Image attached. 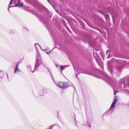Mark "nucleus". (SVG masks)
Returning a JSON list of instances; mask_svg holds the SVG:
<instances>
[{
	"instance_id": "f8f14e48",
	"label": "nucleus",
	"mask_w": 129,
	"mask_h": 129,
	"mask_svg": "<svg viewBox=\"0 0 129 129\" xmlns=\"http://www.w3.org/2000/svg\"><path fill=\"white\" fill-rule=\"evenodd\" d=\"M87 126L89 127H90L91 125L90 123L88 122H87Z\"/></svg>"
},
{
	"instance_id": "1a4fd4ad",
	"label": "nucleus",
	"mask_w": 129,
	"mask_h": 129,
	"mask_svg": "<svg viewBox=\"0 0 129 129\" xmlns=\"http://www.w3.org/2000/svg\"><path fill=\"white\" fill-rule=\"evenodd\" d=\"M108 79H109V77H108V76H106V78H104V79L105 80L107 81H108Z\"/></svg>"
},
{
	"instance_id": "6ab92c4d",
	"label": "nucleus",
	"mask_w": 129,
	"mask_h": 129,
	"mask_svg": "<svg viewBox=\"0 0 129 129\" xmlns=\"http://www.w3.org/2000/svg\"><path fill=\"white\" fill-rule=\"evenodd\" d=\"M111 56H110V53H109L108 55V58H110Z\"/></svg>"
},
{
	"instance_id": "dca6fc26",
	"label": "nucleus",
	"mask_w": 129,
	"mask_h": 129,
	"mask_svg": "<svg viewBox=\"0 0 129 129\" xmlns=\"http://www.w3.org/2000/svg\"><path fill=\"white\" fill-rule=\"evenodd\" d=\"M51 52V51L50 50H49L48 52H46V53L48 54H49Z\"/></svg>"
},
{
	"instance_id": "f03ea898",
	"label": "nucleus",
	"mask_w": 129,
	"mask_h": 129,
	"mask_svg": "<svg viewBox=\"0 0 129 129\" xmlns=\"http://www.w3.org/2000/svg\"><path fill=\"white\" fill-rule=\"evenodd\" d=\"M93 55L94 57L95 58L97 62L100 66L103 69V62H102L101 59L99 57L97 53H96L95 54L94 52Z\"/></svg>"
},
{
	"instance_id": "4468645a",
	"label": "nucleus",
	"mask_w": 129,
	"mask_h": 129,
	"mask_svg": "<svg viewBox=\"0 0 129 129\" xmlns=\"http://www.w3.org/2000/svg\"><path fill=\"white\" fill-rule=\"evenodd\" d=\"M49 49L48 48H46V49H42V50L43 51H47Z\"/></svg>"
},
{
	"instance_id": "423d86ee",
	"label": "nucleus",
	"mask_w": 129,
	"mask_h": 129,
	"mask_svg": "<svg viewBox=\"0 0 129 129\" xmlns=\"http://www.w3.org/2000/svg\"><path fill=\"white\" fill-rule=\"evenodd\" d=\"M13 0H11V1L10 2V3L9 5L8 6V10L9 11V8H10L12 7L11 6H10V5L12 4V2L13 1Z\"/></svg>"
},
{
	"instance_id": "9b49d317",
	"label": "nucleus",
	"mask_w": 129,
	"mask_h": 129,
	"mask_svg": "<svg viewBox=\"0 0 129 129\" xmlns=\"http://www.w3.org/2000/svg\"><path fill=\"white\" fill-rule=\"evenodd\" d=\"M20 1V0H19L18 3L17 4H15V7H18V6L19 5Z\"/></svg>"
},
{
	"instance_id": "f3484780",
	"label": "nucleus",
	"mask_w": 129,
	"mask_h": 129,
	"mask_svg": "<svg viewBox=\"0 0 129 129\" xmlns=\"http://www.w3.org/2000/svg\"><path fill=\"white\" fill-rule=\"evenodd\" d=\"M118 92V91H114V94L115 95H116V93H117Z\"/></svg>"
},
{
	"instance_id": "39448f33",
	"label": "nucleus",
	"mask_w": 129,
	"mask_h": 129,
	"mask_svg": "<svg viewBox=\"0 0 129 129\" xmlns=\"http://www.w3.org/2000/svg\"><path fill=\"white\" fill-rule=\"evenodd\" d=\"M18 63L16 65L15 69L14 70V72H20L21 71V70L18 68Z\"/></svg>"
},
{
	"instance_id": "20e7f679",
	"label": "nucleus",
	"mask_w": 129,
	"mask_h": 129,
	"mask_svg": "<svg viewBox=\"0 0 129 129\" xmlns=\"http://www.w3.org/2000/svg\"><path fill=\"white\" fill-rule=\"evenodd\" d=\"M118 97L117 96H115V99L114 101L112 103L110 109V110H111L112 111V112L113 111L112 108L116 104L117 102L118 101Z\"/></svg>"
},
{
	"instance_id": "7ed1b4c3",
	"label": "nucleus",
	"mask_w": 129,
	"mask_h": 129,
	"mask_svg": "<svg viewBox=\"0 0 129 129\" xmlns=\"http://www.w3.org/2000/svg\"><path fill=\"white\" fill-rule=\"evenodd\" d=\"M55 83L56 85L60 88H65L68 86V83L66 82L59 81Z\"/></svg>"
},
{
	"instance_id": "aec40b11",
	"label": "nucleus",
	"mask_w": 129,
	"mask_h": 129,
	"mask_svg": "<svg viewBox=\"0 0 129 129\" xmlns=\"http://www.w3.org/2000/svg\"><path fill=\"white\" fill-rule=\"evenodd\" d=\"M3 72V71L0 70V73Z\"/></svg>"
},
{
	"instance_id": "ddd939ff",
	"label": "nucleus",
	"mask_w": 129,
	"mask_h": 129,
	"mask_svg": "<svg viewBox=\"0 0 129 129\" xmlns=\"http://www.w3.org/2000/svg\"><path fill=\"white\" fill-rule=\"evenodd\" d=\"M23 3H21L20 5V7H21L22 6H23Z\"/></svg>"
},
{
	"instance_id": "0eeeda50",
	"label": "nucleus",
	"mask_w": 129,
	"mask_h": 129,
	"mask_svg": "<svg viewBox=\"0 0 129 129\" xmlns=\"http://www.w3.org/2000/svg\"><path fill=\"white\" fill-rule=\"evenodd\" d=\"M35 46L36 48L37 49V47H40V48H41V46L38 43H36L35 44Z\"/></svg>"
},
{
	"instance_id": "6e6552de",
	"label": "nucleus",
	"mask_w": 129,
	"mask_h": 129,
	"mask_svg": "<svg viewBox=\"0 0 129 129\" xmlns=\"http://www.w3.org/2000/svg\"><path fill=\"white\" fill-rule=\"evenodd\" d=\"M67 66H61L60 67V69H61V72H62L63 69L64 68H65Z\"/></svg>"
},
{
	"instance_id": "2eb2a0df",
	"label": "nucleus",
	"mask_w": 129,
	"mask_h": 129,
	"mask_svg": "<svg viewBox=\"0 0 129 129\" xmlns=\"http://www.w3.org/2000/svg\"><path fill=\"white\" fill-rule=\"evenodd\" d=\"M86 73V74H88L90 75H91V73L89 72H87Z\"/></svg>"
},
{
	"instance_id": "9d476101",
	"label": "nucleus",
	"mask_w": 129,
	"mask_h": 129,
	"mask_svg": "<svg viewBox=\"0 0 129 129\" xmlns=\"http://www.w3.org/2000/svg\"><path fill=\"white\" fill-rule=\"evenodd\" d=\"M3 75L4 74L3 72L0 73V77L1 78H2L3 77Z\"/></svg>"
},
{
	"instance_id": "412c9836",
	"label": "nucleus",
	"mask_w": 129,
	"mask_h": 129,
	"mask_svg": "<svg viewBox=\"0 0 129 129\" xmlns=\"http://www.w3.org/2000/svg\"><path fill=\"white\" fill-rule=\"evenodd\" d=\"M56 67H57V68L58 67V65L57 64H56Z\"/></svg>"
},
{
	"instance_id": "5701e85b",
	"label": "nucleus",
	"mask_w": 129,
	"mask_h": 129,
	"mask_svg": "<svg viewBox=\"0 0 129 129\" xmlns=\"http://www.w3.org/2000/svg\"><path fill=\"white\" fill-rule=\"evenodd\" d=\"M52 126H51V127H52Z\"/></svg>"
},
{
	"instance_id": "a211bd4d",
	"label": "nucleus",
	"mask_w": 129,
	"mask_h": 129,
	"mask_svg": "<svg viewBox=\"0 0 129 129\" xmlns=\"http://www.w3.org/2000/svg\"><path fill=\"white\" fill-rule=\"evenodd\" d=\"M110 61H108V67H109V64L110 63Z\"/></svg>"
},
{
	"instance_id": "f257e3e1",
	"label": "nucleus",
	"mask_w": 129,
	"mask_h": 129,
	"mask_svg": "<svg viewBox=\"0 0 129 129\" xmlns=\"http://www.w3.org/2000/svg\"><path fill=\"white\" fill-rule=\"evenodd\" d=\"M41 60L40 56L38 57L37 60L35 67L34 68V70L33 71L32 70L31 66H27V67L28 69H29L30 71H31L32 73H33L34 72L36 69L38 67L39 65L41 63Z\"/></svg>"
},
{
	"instance_id": "4be33fe9",
	"label": "nucleus",
	"mask_w": 129,
	"mask_h": 129,
	"mask_svg": "<svg viewBox=\"0 0 129 129\" xmlns=\"http://www.w3.org/2000/svg\"><path fill=\"white\" fill-rule=\"evenodd\" d=\"M48 2L50 3V1H49V0H47Z\"/></svg>"
}]
</instances>
